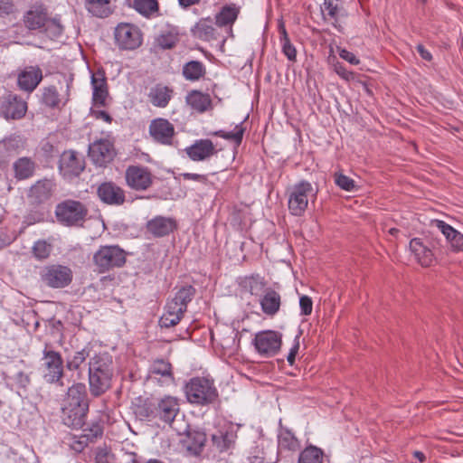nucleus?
<instances>
[{"instance_id":"34","label":"nucleus","mask_w":463,"mask_h":463,"mask_svg":"<svg viewBox=\"0 0 463 463\" xmlns=\"http://www.w3.org/2000/svg\"><path fill=\"white\" fill-rule=\"evenodd\" d=\"M266 280L260 274H251L239 279V286L250 295L258 296L266 288Z\"/></svg>"},{"instance_id":"7","label":"nucleus","mask_w":463,"mask_h":463,"mask_svg":"<svg viewBox=\"0 0 463 463\" xmlns=\"http://www.w3.org/2000/svg\"><path fill=\"white\" fill-rule=\"evenodd\" d=\"M42 361L43 379L49 383L63 386L64 361L61 353L52 349L49 344H45Z\"/></svg>"},{"instance_id":"24","label":"nucleus","mask_w":463,"mask_h":463,"mask_svg":"<svg viewBox=\"0 0 463 463\" xmlns=\"http://www.w3.org/2000/svg\"><path fill=\"white\" fill-rule=\"evenodd\" d=\"M63 406L89 410L90 400L86 385L82 383H76L69 387Z\"/></svg>"},{"instance_id":"3","label":"nucleus","mask_w":463,"mask_h":463,"mask_svg":"<svg viewBox=\"0 0 463 463\" xmlns=\"http://www.w3.org/2000/svg\"><path fill=\"white\" fill-rule=\"evenodd\" d=\"M195 295L196 288L194 286L190 284L181 286L174 298L166 301L165 311L158 321L159 326L162 328H170L178 325L187 311L188 304Z\"/></svg>"},{"instance_id":"36","label":"nucleus","mask_w":463,"mask_h":463,"mask_svg":"<svg viewBox=\"0 0 463 463\" xmlns=\"http://www.w3.org/2000/svg\"><path fill=\"white\" fill-rule=\"evenodd\" d=\"M215 29L210 17L200 19L191 29L192 35L201 41L209 42L215 38Z\"/></svg>"},{"instance_id":"13","label":"nucleus","mask_w":463,"mask_h":463,"mask_svg":"<svg viewBox=\"0 0 463 463\" xmlns=\"http://www.w3.org/2000/svg\"><path fill=\"white\" fill-rule=\"evenodd\" d=\"M125 179L127 184L136 191H145L153 184L151 171L140 165H128L125 172Z\"/></svg>"},{"instance_id":"46","label":"nucleus","mask_w":463,"mask_h":463,"mask_svg":"<svg viewBox=\"0 0 463 463\" xmlns=\"http://www.w3.org/2000/svg\"><path fill=\"white\" fill-rule=\"evenodd\" d=\"M322 12L324 18L328 16L330 20L333 21V24L335 27L339 16L346 14L344 7L338 3H335L333 0H324Z\"/></svg>"},{"instance_id":"8","label":"nucleus","mask_w":463,"mask_h":463,"mask_svg":"<svg viewBox=\"0 0 463 463\" xmlns=\"http://www.w3.org/2000/svg\"><path fill=\"white\" fill-rule=\"evenodd\" d=\"M41 282L51 288H63L68 287L73 279V272L68 266L61 264H49L41 268Z\"/></svg>"},{"instance_id":"14","label":"nucleus","mask_w":463,"mask_h":463,"mask_svg":"<svg viewBox=\"0 0 463 463\" xmlns=\"http://www.w3.org/2000/svg\"><path fill=\"white\" fill-rule=\"evenodd\" d=\"M148 132L152 139L163 146H172L175 136V126L166 118H156L151 120Z\"/></svg>"},{"instance_id":"12","label":"nucleus","mask_w":463,"mask_h":463,"mask_svg":"<svg viewBox=\"0 0 463 463\" xmlns=\"http://www.w3.org/2000/svg\"><path fill=\"white\" fill-rule=\"evenodd\" d=\"M312 184L302 180L294 184L288 194V206L289 213L294 216H301L308 204V197L313 194Z\"/></svg>"},{"instance_id":"21","label":"nucleus","mask_w":463,"mask_h":463,"mask_svg":"<svg viewBox=\"0 0 463 463\" xmlns=\"http://www.w3.org/2000/svg\"><path fill=\"white\" fill-rule=\"evenodd\" d=\"M43 78V71L39 66H27L18 73L17 85L20 90L32 93Z\"/></svg>"},{"instance_id":"22","label":"nucleus","mask_w":463,"mask_h":463,"mask_svg":"<svg viewBox=\"0 0 463 463\" xmlns=\"http://www.w3.org/2000/svg\"><path fill=\"white\" fill-rule=\"evenodd\" d=\"M91 86L93 89L92 101L96 107H107L109 97V86L104 71H98L91 76Z\"/></svg>"},{"instance_id":"49","label":"nucleus","mask_w":463,"mask_h":463,"mask_svg":"<svg viewBox=\"0 0 463 463\" xmlns=\"http://www.w3.org/2000/svg\"><path fill=\"white\" fill-rule=\"evenodd\" d=\"M83 435L93 443L103 435V425L99 420L91 422L87 428L83 429Z\"/></svg>"},{"instance_id":"55","label":"nucleus","mask_w":463,"mask_h":463,"mask_svg":"<svg viewBox=\"0 0 463 463\" xmlns=\"http://www.w3.org/2000/svg\"><path fill=\"white\" fill-rule=\"evenodd\" d=\"M299 307L301 310V315L308 316L312 313L313 309V301L311 298L308 296H302L299 298Z\"/></svg>"},{"instance_id":"41","label":"nucleus","mask_w":463,"mask_h":463,"mask_svg":"<svg viewBox=\"0 0 463 463\" xmlns=\"http://www.w3.org/2000/svg\"><path fill=\"white\" fill-rule=\"evenodd\" d=\"M300 447L299 440L288 429L282 430L278 435V449L279 451L295 452Z\"/></svg>"},{"instance_id":"31","label":"nucleus","mask_w":463,"mask_h":463,"mask_svg":"<svg viewBox=\"0 0 463 463\" xmlns=\"http://www.w3.org/2000/svg\"><path fill=\"white\" fill-rule=\"evenodd\" d=\"M150 373L154 375H158V380L163 384L169 385L175 382L173 366L168 360L163 358L156 359L151 365Z\"/></svg>"},{"instance_id":"19","label":"nucleus","mask_w":463,"mask_h":463,"mask_svg":"<svg viewBox=\"0 0 463 463\" xmlns=\"http://www.w3.org/2000/svg\"><path fill=\"white\" fill-rule=\"evenodd\" d=\"M71 83H66V92L61 96L54 85L43 87L41 90L40 102L43 106L54 109L65 106L70 99Z\"/></svg>"},{"instance_id":"17","label":"nucleus","mask_w":463,"mask_h":463,"mask_svg":"<svg viewBox=\"0 0 463 463\" xmlns=\"http://www.w3.org/2000/svg\"><path fill=\"white\" fill-rule=\"evenodd\" d=\"M55 189L56 183L53 179L43 178L30 187L28 197L33 204L40 205L51 200Z\"/></svg>"},{"instance_id":"54","label":"nucleus","mask_w":463,"mask_h":463,"mask_svg":"<svg viewBox=\"0 0 463 463\" xmlns=\"http://www.w3.org/2000/svg\"><path fill=\"white\" fill-rule=\"evenodd\" d=\"M334 71L337 75H339L342 79H344L346 81L354 80V73L350 71H347L344 64L339 61L334 64Z\"/></svg>"},{"instance_id":"43","label":"nucleus","mask_w":463,"mask_h":463,"mask_svg":"<svg viewBox=\"0 0 463 463\" xmlns=\"http://www.w3.org/2000/svg\"><path fill=\"white\" fill-rule=\"evenodd\" d=\"M206 438L203 432L193 431L188 432L184 444L186 449L193 455H199L205 444Z\"/></svg>"},{"instance_id":"26","label":"nucleus","mask_w":463,"mask_h":463,"mask_svg":"<svg viewBox=\"0 0 463 463\" xmlns=\"http://www.w3.org/2000/svg\"><path fill=\"white\" fill-rule=\"evenodd\" d=\"M189 158L193 161H204L217 154L211 139H199L184 149Z\"/></svg>"},{"instance_id":"2","label":"nucleus","mask_w":463,"mask_h":463,"mask_svg":"<svg viewBox=\"0 0 463 463\" xmlns=\"http://www.w3.org/2000/svg\"><path fill=\"white\" fill-rule=\"evenodd\" d=\"M114 375L112 356L99 353L89 361V390L92 397L98 398L107 392L112 385Z\"/></svg>"},{"instance_id":"32","label":"nucleus","mask_w":463,"mask_h":463,"mask_svg":"<svg viewBox=\"0 0 463 463\" xmlns=\"http://www.w3.org/2000/svg\"><path fill=\"white\" fill-rule=\"evenodd\" d=\"M174 94V90L163 84H156L148 93L149 101L157 108H165Z\"/></svg>"},{"instance_id":"35","label":"nucleus","mask_w":463,"mask_h":463,"mask_svg":"<svg viewBox=\"0 0 463 463\" xmlns=\"http://www.w3.org/2000/svg\"><path fill=\"white\" fill-rule=\"evenodd\" d=\"M186 103L192 109L198 113H203L212 108V99L209 94L199 90H191L186 96Z\"/></svg>"},{"instance_id":"64","label":"nucleus","mask_w":463,"mask_h":463,"mask_svg":"<svg viewBox=\"0 0 463 463\" xmlns=\"http://www.w3.org/2000/svg\"><path fill=\"white\" fill-rule=\"evenodd\" d=\"M16 381L20 387L26 388L31 380L28 374L24 372H19L16 375Z\"/></svg>"},{"instance_id":"23","label":"nucleus","mask_w":463,"mask_h":463,"mask_svg":"<svg viewBox=\"0 0 463 463\" xmlns=\"http://www.w3.org/2000/svg\"><path fill=\"white\" fill-rule=\"evenodd\" d=\"M410 250L414 260L422 267H430L436 260L433 250L422 238H413L409 244Z\"/></svg>"},{"instance_id":"44","label":"nucleus","mask_w":463,"mask_h":463,"mask_svg":"<svg viewBox=\"0 0 463 463\" xmlns=\"http://www.w3.org/2000/svg\"><path fill=\"white\" fill-rule=\"evenodd\" d=\"M246 131L244 121L237 124L232 131L217 130L212 133L213 136L222 137L225 140L232 141L236 147L242 143L243 136Z\"/></svg>"},{"instance_id":"59","label":"nucleus","mask_w":463,"mask_h":463,"mask_svg":"<svg viewBox=\"0 0 463 463\" xmlns=\"http://www.w3.org/2000/svg\"><path fill=\"white\" fill-rule=\"evenodd\" d=\"M437 227L441 232L443 236L445 237L446 242L450 243V241L454 239V234L453 233L449 234V232H448L449 231L446 228H449V229H454V228L443 221H437Z\"/></svg>"},{"instance_id":"9","label":"nucleus","mask_w":463,"mask_h":463,"mask_svg":"<svg viewBox=\"0 0 463 463\" xmlns=\"http://www.w3.org/2000/svg\"><path fill=\"white\" fill-rule=\"evenodd\" d=\"M116 46L121 51H134L143 43L141 29L130 23H120L114 30Z\"/></svg>"},{"instance_id":"50","label":"nucleus","mask_w":463,"mask_h":463,"mask_svg":"<svg viewBox=\"0 0 463 463\" xmlns=\"http://www.w3.org/2000/svg\"><path fill=\"white\" fill-rule=\"evenodd\" d=\"M115 456L107 446H99L95 449V463H113Z\"/></svg>"},{"instance_id":"29","label":"nucleus","mask_w":463,"mask_h":463,"mask_svg":"<svg viewBox=\"0 0 463 463\" xmlns=\"http://www.w3.org/2000/svg\"><path fill=\"white\" fill-rule=\"evenodd\" d=\"M179 41L178 28L169 24H167L155 38L156 46L161 50L174 49Z\"/></svg>"},{"instance_id":"63","label":"nucleus","mask_w":463,"mask_h":463,"mask_svg":"<svg viewBox=\"0 0 463 463\" xmlns=\"http://www.w3.org/2000/svg\"><path fill=\"white\" fill-rule=\"evenodd\" d=\"M91 114L97 119H102L107 123L112 122V117L105 110H92Z\"/></svg>"},{"instance_id":"6","label":"nucleus","mask_w":463,"mask_h":463,"mask_svg":"<svg viewBox=\"0 0 463 463\" xmlns=\"http://www.w3.org/2000/svg\"><path fill=\"white\" fill-rule=\"evenodd\" d=\"M128 253L118 245H103L93 255V263L99 273L122 268L127 262Z\"/></svg>"},{"instance_id":"11","label":"nucleus","mask_w":463,"mask_h":463,"mask_svg":"<svg viewBox=\"0 0 463 463\" xmlns=\"http://www.w3.org/2000/svg\"><path fill=\"white\" fill-rule=\"evenodd\" d=\"M252 344L260 356L273 357L281 349L282 335L274 330L260 331L255 334Z\"/></svg>"},{"instance_id":"52","label":"nucleus","mask_w":463,"mask_h":463,"mask_svg":"<svg viewBox=\"0 0 463 463\" xmlns=\"http://www.w3.org/2000/svg\"><path fill=\"white\" fill-rule=\"evenodd\" d=\"M91 442L88 439V438L81 434L80 436L72 437V440L70 444V447L75 452L80 453Z\"/></svg>"},{"instance_id":"40","label":"nucleus","mask_w":463,"mask_h":463,"mask_svg":"<svg viewBox=\"0 0 463 463\" xmlns=\"http://www.w3.org/2000/svg\"><path fill=\"white\" fill-rule=\"evenodd\" d=\"M133 8L147 19L161 15L158 0H134Z\"/></svg>"},{"instance_id":"42","label":"nucleus","mask_w":463,"mask_h":463,"mask_svg":"<svg viewBox=\"0 0 463 463\" xmlns=\"http://www.w3.org/2000/svg\"><path fill=\"white\" fill-rule=\"evenodd\" d=\"M182 73L185 80L196 81L204 77L206 70L202 61H190L183 66Z\"/></svg>"},{"instance_id":"37","label":"nucleus","mask_w":463,"mask_h":463,"mask_svg":"<svg viewBox=\"0 0 463 463\" xmlns=\"http://www.w3.org/2000/svg\"><path fill=\"white\" fill-rule=\"evenodd\" d=\"M35 168V162L27 156L20 157L13 164L14 177L17 180L32 177L34 175Z\"/></svg>"},{"instance_id":"4","label":"nucleus","mask_w":463,"mask_h":463,"mask_svg":"<svg viewBox=\"0 0 463 463\" xmlns=\"http://www.w3.org/2000/svg\"><path fill=\"white\" fill-rule=\"evenodd\" d=\"M186 400L197 406H209L219 402V392L213 380L193 377L184 386Z\"/></svg>"},{"instance_id":"33","label":"nucleus","mask_w":463,"mask_h":463,"mask_svg":"<svg viewBox=\"0 0 463 463\" xmlns=\"http://www.w3.org/2000/svg\"><path fill=\"white\" fill-rule=\"evenodd\" d=\"M236 437L232 427L222 428L212 435V441L220 452H224L234 445Z\"/></svg>"},{"instance_id":"30","label":"nucleus","mask_w":463,"mask_h":463,"mask_svg":"<svg viewBox=\"0 0 463 463\" xmlns=\"http://www.w3.org/2000/svg\"><path fill=\"white\" fill-rule=\"evenodd\" d=\"M156 402L153 399L138 397L133 403L132 409L137 419L151 421L156 420Z\"/></svg>"},{"instance_id":"51","label":"nucleus","mask_w":463,"mask_h":463,"mask_svg":"<svg viewBox=\"0 0 463 463\" xmlns=\"http://www.w3.org/2000/svg\"><path fill=\"white\" fill-rule=\"evenodd\" d=\"M334 177H335V184L338 187H340L341 189L347 191V192H351V191L354 190L355 182L349 176H347L342 173H335Z\"/></svg>"},{"instance_id":"20","label":"nucleus","mask_w":463,"mask_h":463,"mask_svg":"<svg viewBox=\"0 0 463 463\" xmlns=\"http://www.w3.org/2000/svg\"><path fill=\"white\" fill-rule=\"evenodd\" d=\"M180 411V404L177 398L165 396L156 405V420L171 424Z\"/></svg>"},{"instance_id":"38","label":"nucleus","mask_w":463,"mask_h":463,"mask_svg":"<svg viewBox=\"0 0 463 463\" xmlns=\"http://www.w3.org/2000/svg\"><path fill=\"white\" fill-rule=\"evenodd\" d=\"M87 11L99 18L109 17L112 13L110 0H85Z\"/></svg>"},{"instance_id":"57","label":"nucleus","mask_w":463,"mask_h":463,"mask_svg":"<svg viewBox=\"0 0 463 463\" xmlns=\"http://www.w3.org/2000/svg\"><path fill=\"white\" fill-rule=\"evenodd\" d=\"M449 232V233L450 232V234H454V239L450 241V246L453 248L454 250H462V247H463V234H461L460 232H458L457 230L455 229H449V228H446Z\"/></svg>"},{"instance_id":"58","label":"nucleus","mask_w":463,"mask_h":463,"mask_svg":"<svg viewBox=\"0 0 463 463\" xmlns=\"http://www.w3.org/2000/svg\"><path fill=\"white\" fill-rule=\"evenodd\" d=\"M299 350V336L297 335L294 340V345L290 348L289 353L287 356V361L290 365H293L295 364L296 356Z\"/></svg>"},{"instance_id":"28","label":"nucleus","mask_w":463,"mask_h":463,"mask_svg":"<svg viewBox=\"0 0 463 463\" xmlns=\"http://www.w3.org/2000/svg\"><path fill=\"white\" fill-rule=\"evenodd\" d=\"M89 410L85 408L65 407L61 408V420L64 425L69 428L80 430L86 421Z\"/></svg>"},{"instance_id":"16","label":"nucleus","mask_w":463,"mask_h":463,"mask_svg":"<svg viewBox=\"0 0 463 463\" xmlns=\"http://www.w3.org/2000/svg\"><path fill=\"white\" fill-rule=\"evenodd\" d=\"M27 111V103L16 94L9 93L0 104V115L5 119H21Z\"/></svg>"},{"instance_id":"5","label":"nucleus","mask_w":463,"mask_h":463,"mask_svg":"<svg viewBox=\"0 0 463 463\" xmlns=\"http://www.w3.org/2000/svg\"><path fill=\"white\" fill-rule=\"evenodd\" d=\"M57 222L65 227H82L89 214L88 206L80 201L65 199L54 211Z\"/></svg>"},{"instance_id":"56","label":"nucleus","mask_w":463,"mask_h":463,"mask_svg":"<svg viewBox=\"0 0 463 463\" xmlns=\"http://www.w3.org/2000/svg\"><path fill=\"white\" fill-rule=\"evenodd\" d=\"M15 5L13 0H0V17H5L14 14Z\"/></svg>"},{"instance_id":"47","label":"nucleus","mask_w":463,"mask_h":463,"mask_svg":"<svg viewBox=\"0 0 463 463\" xmlns=\"http://www.w3.org/2000/svg\"><path fill=\"white\" fill-rule=\"evenodd\" d=\"M90 356V350L87 347L74 353L72 356L66 358L65 366L69 371H77Z\"/></svg>"},{"instance_id":"62","label":"nucleus","mask_w":463,"mask_h":463,"mask_svg":"<svg viewBox=\"0 0 463 463\" xmlns=\"http://www.w3.org/2000/svg\"><path fill=\"white\" fill-rule=\"evenodd\" d=\"M181 176L184 180H193L197 181L203 184H206L208 182V177L205 175L193 174V173H183Z\"/></svg>"},{"instance_id":"45","label":"nucleus","mask_w":463,"mask_h":463,"mask_svg":"<svg viewBox=\"0 0 463 463\" xmlns=\"http://www.w3.org/2000/svg\"><path fill=\"white\" fill-rule=\"evenodd\" d=\"M324 456L323 449L309 445L299 453L298 463H323Z\"/></svg>"},{"instance_id":"27","label":"nucleus","mask_w":463,"mask_h":463,"mask_svg":"<svg viewBox=\"0 0 463 463\" xmlns=\"http://www.w3.org/2000/svg\"><path fill=\"white\" fill-rule=\"evenodd\" d=\"M261 311L268 317H274L280 309L281 296L272 288H266L260 298Z\"/></svg>"},{"instance_id":"61","label":"nucleus","mask_w":463,"mask_h":463,"mask_svg":"<svg viewBox=\"0 0 463 463\" xmlns=\"http://www.w3.org/2000/svg\"><path fill=\"white\" fill-rule=\"evenodd\" d=\"M339 56L353 65H357L360 62L359 59L352 52L345 49H342L339 52Z\"/></svg>"},{"instance_id":"15","label":"nucleus","mask_w":463,"mask_h":463,"mask_svg":"<svg viewBox=\"0 0 463 463\" xmlns=\"http://www.w3.org/2000/svg\"><path fill=\"white\" fill-rule=\"evenodd\" d=\"M88 152L92 162L99 166L110 163L116 155L113 143L103 138L90 144Z\"/></svg>"},{"instance_id":"25","label":"nucleus","mask_w":463,"mask_h":463,"mask_svg":"<svg viewBox=\"0 0 463 463\" xmlns=\"http://www.w3.org/2000/svg\"><path fill=\"white\" fill-rule=\"evenodd\" d=\"M176 229L177 224L174 218L160 215L149 220L146 224V232L156 238L167 236Z\"/></svg>"},{"instance_id":"48","label":"nucleus","mask_w":463,"mask_h":463,"mask_svg":"<svg viewBox=\"0 0 463 463\" xmlns=\"http://www.w3.org/2000/svg\"><path fill=\"white\" fill-rule=\"evenodd\" d=\"M52 251V245L44 240H38L34 242L32 252L39 260L47 259Z\"/></svg>"},{"instance_id":"60","label":"nucleus","mask_w":463,"mask_h":463,"mask_svg":"<svg viewBox=\"0 0 463 463\" xmlns=\"http://www.w3.org/2000/svg\"><path fill=\"white\" fill-rule=\"evenodd\" d=\"M425 242L429 244V248L430 250H433V253L436 254V252L440 251V249L442 247L441 240L437 237H426L422 238Z\"/></svg>"},{"instance_id":"10","label":"nucleus","mask_w":463,"mask_h":463,"mask_svg":"<svg viewBox=\"0 0 463 463\" xmlns=\"http://www.w3.org/2000/svg\"><path fill=\"white\" fill-rule=\"evenodd\" d=\"M86 162L84 156L73 149L64 150L59 158L58 170L66 180L79 177L85 170Z\"/></svg>"},{"instance_id":"1","label":"nucleus","mask_w":463,"mask_h":463,"mask_svg":"<svg viewBox=\"0 0 463 463\" xmlns=\"http://www.w3.org/2000/svg\"><path fill=\"white\" fill-rule=\"evenodd\" d=\"M22 21L27 30L44 33L52 40L58 39L63 33L61 16H52L43 3L31 5L24 12Z\"/></svg>"},{"instance_id":"53","label":"nucleus","mask_w":463,"mask_h":463,"mask_svg":"<svg viewBox=\"0 0 463 463\" xmlns=\"http://www.w3.org/2000/svg\"><path fill=\"white\" fill-rule=\"evenodd\" d=\"M282 52L288 58L289 61L295 62L297 61V50L295 46L290 43V40H284L280 42Z\"/></svg>"},{"instance_id":"18","label":"nucleus","mask_w":463,"mask_h":463,"mask_svg":"<svg viewBox=\"0 0 463 463\" xmlns=\"http://www.w3.org/2000/svg\"><path fill=\"white\" fill-rule=\"evenodd\" d=\"M97 194L100 201L108 205L119 206L126 202L125 191L112 181L100 184Z\"/></svg>"},{"instance_id":"39","label":"nucleus","mask_w":463,"mask_h":463,"mask_svg":"<svg viewBox=\"0 0 463 463\" xmlns=\"http://www.w3.org/2000/svg\"><path fill=\"white\" fill-rule=\"evenodd\" d=\"M240 14V8L235 4L222 6L215 15V24L219 27L232 25Z\"/></svg>"}]
</instances>
